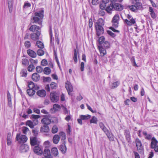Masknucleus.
Returning <instances> with one entry per match:
<instances>
[{"label":"nucleus","mask_w":158,"mask_h":158,"mask_svg":"<svg viewBox=\"0 0 158 158\" xmlns=\"http://www.w3.org/2000/svg\"><path fill=\"white\" fill-rule=\"evenodd\" d=\"M44 117L41 120V122L44 125L41 127L40 131L42 132L48 133L50 130L48 125L51 123V120L46 115H44Z\"/></svg>","instance_id":"1"},{"label":"nucleus","mask_w":158,"mask_h":158,"mask_svg":"<svg viewBox=\"0 0 158 158\" xmlns=\"http://www.w3.org/2000/svg\"><path fill=\"white\" fill-rule=\"evenodd\" d=\"M44 10H41L38 12L34 13V16L31 19L33 22L32 23H36L41 26L42 25V19L44 17Z\"/></svg>","instance_id":"2"},{"label":"nucleus","mask_w":158,"mask_h":158,"mask_svg":"<svg viewBox=\"0 0 158 158\" xmlns=\"http://www.w3.org/2000/svg\"><path fill=\"white\" fill-rule=\"evenodd\" d=\"M131 4L132 5L128 6V7L133 12H136L137 10H141L143 8L142 4L140 2L133 3Z\"/></svg>","instance_id":"3"},{"label":"nucleus","mask_w":158,"mask_h":158,"mask_svg":"<svg viewBox=\"0 0 158 158\" xmlns=\"http://www.w3.org/2000/svg\"><path fill=\"white\" fill-rule=\"evenodd\" d=\"M150 148L154 149L156 152H158V141L155 137H153L150 145Z\"/></svg>","instance_id":"4"},{"label":"nucleus","mask_w":158,"mask_h":158,"mask_svg":"<svg viewBox=\"0 0 158 158\" xmlns=\"http://www.w3.org/2000/svg\"><path fill=\"white\" fill-rule=\"evenodd\" d=\"M95 28L96 32V35L97 36H99L104 33V30L103 27L99 23H96Z\"/></svg>","instance_id":"5"},{"label":"nucleus","mask_w":158,"mask_h":158,"mask_svg":"<svg viewBox=\"0 0 158 158\" xmlns=\"http://www.w3.org/2000/svg\"><path fill=\"white\" fill-rule=\"evenodd\" d=\"M20 135V132H19L17 134L15 138L16 140L17 141H19L20 140V141L19 142L20 143V144L23 143L27 141V138L25 135Z\"/></svg>","instance_id":"6"},{"label":"nucleus","mask_w":158,"mask_h":158,"mask_svg":"<svg viewBox=\"0 0 158 158\" xmlns=\"http://www.w3.org/2000/svg\"><path fill=\"white\" fill-rule=\"evenodd\" d=\"M50 98L51 101L54 103L57 102L59 99V94L56 92H51Z\"/></svg>","instance_id":"7"},{"label":"nucleus","mask_w":158,"mask_h":158,"mask_svg":"<svg viewBox=\"0 0 158 158\" xmlns=\"http://www.w3.org/2000/svg\"><path fill=\"white\" fill-rule=\"evenodd\" d=\"M135 142L138 151L139 153H142L144 150V148L141 141L139 139L136 138L135 140Z\"/></svg>","instance_id":"8"},{"label":"nucleus","mask_w":158,"mask_h":158,"mask_svg":"<svg viewBox=\"0 0 158 158\" xmlns=\"http://www.w3.org/2000/svg\"><path fill=\"white\" fill-rule=\"evenodd\" d=\"M34 152L38 155H41L43 153V150L38 145H36L33 148Z\"/></svg>","instance_id":"9"},{"label":"nucleus","mask_w":158,"mask_h":158,"mask_svg":"<svg viewBox=\"0 0 158 158\" xmlns=\"http://www.w3.org/2000/svg\"><path fill=\"white\" fill-rule=\"evenodd\" d=\"M65 88L67 90L68 94L69 95H72L71 93L73 91V88L72 85L70 82L66 83Z\"/></svg>","instance_id":"10"},{"label":"nucleus","mask_w":158,"mask_h":158,"mask_svg":"<svg viewBox=\"0 0 158 158\" xmlns=\"http://www.w3.org/2000/svg\"><path fill=\"white\" fill-rule=\"evenodd\" d=\"M43 155L44 157L42 158H52L50 150L48 148H46L44 150Z\"/></svg>","instance_id":"11"},{"label":"nucleus","mask_w":158,"mask_h":158,"mask_svg":"<svg viewBox=\"0 0 158 158\" xmlns=\"http://www.w3.org/2000/svg\"><path fill=\"white\" fill-rule=\"evenodd\" d=\"M41 31H37L35 33H32L31 34V38L34 40H38Z\"/></svg>","instance_id":"12"},{"label":"nucleus","mask_w":158,"mask_h":158,"mask_svg":"<svg viewBox=\"0 0 158 158\" xmlns=\"http://www.w3.org/2000/svg\"><path fill=\"white\" fill-rule=\"evenodd\" d=\"M124 135L126 139L129 143H131V136L130 131L128 129H126L124 131Z\"/></svg>","instance_id":"13"},{"label":"nucleus","mask_w":158,"mask_h":158,"mask_svg":"<svg viewBox=\"0 0 158 158\" xmlns=\"http://www.w3.org/2000/svg\"><path fill=\"white\" fill-rule=\"evenodd\" d=\"M114 9L117 11H121L123 9V6L118 3H113Z\"/></svg>","instance_id":"14"},{"label":"nucleus","mask_w":158,"mask_h":158,"mask_svg":"<svg viewBox=\"0 0 158 158\" xmlns=\"http://www.w3.org/2000/svg\"><path fill=\"white\" fill-rule=\"evenodd\" d=\"M135 19H133V18L131 19L130 20H128L127 19H124V22L126 23L127 25L131 26L134 25L136 23Z\"/></svg>","instance_id":"15"},{"label":"nucleus","mask_w":158,"mask_h":158,"mask_svg":"<svg viewBox=\"0 0 158 158\" xmlns=\"http://www.w3.org/2000/svg\"><path fill=\"white\" fill-rule=\"evenodd\" d=\"M42 25H41L40 27L37 26L36 25H33L31 26L30 27L29 30L30 31H39V30L41 29Z\"/></svg>","instance_id":"16"},{"label":"nucleus","mask_w":158,"mask_h":158,"mask_svg":"<svg viewBox=\"0 0 158 158\" xmlns=\"http://www.w3.org/2000/svg\"><path fill=\"white\" fill-rule=\"evenodd\" d=\"M66 143V141H64V143H62L59 146V150L63 153H64L66 152L67 148L65 146Z\"/></svg>","instance_id":"17"},{"label":"nucleus","mask_w":158,"mask_h":158,"mask_svg":"<svg viewBox=\"0 0 158 158\" xmlns=\"http://www.w3.org/2000/svg\"><path fill=\"white\" fill-rule=\"evenodd\" d=\"M143 134L145 136L144 138L148 140H151L152 141V139L153 137H155L152 136V134H148L147 132L146 131H143L142 132Z\"/></svg>","instance_id":"18"},{"label":"nucleus","mask_w":158,"mask_h":158,"mask_svg":"<svg viewBox=\"0 0 158 158\" xmlns=\"http://www.w3.org/2000/svg\"><path fill=\"white\" fill-rule=\"evenodd\" d=\"M98 48L102 56H103L106 54V49L103 47L102 45H98Z\"/></svg>","instance_id":"19"},{"label":"nucleus","mask_w":158,"mask_h":158,"mask_svg":"<svg viewBox=\"0 0 158 158\" xmlns=\"http://www.w3.org/2000/svg\"><path fill=\"white\" fill-rule=\"evenodd\" d=\"M28 87L29 89H35V90H38L39 89V86L37 85H35V84L32 81L28 82Z\"/></svg>","instance_id":"20"},{"label":"nucleus","mask_w":158,"mask_h":158,"mask_svg":"<svg viewBox=\"0 0 158 158\" xmlns=\"http://www.w3.org/2000/svg\"><path fill=\"white\" fill-rule=\"evenodd\" d=\"M40 76L37 73H34L32 75V79L34 81H38L40 80Z\"/></svg>","instance_id":"21"},{"label":"nucleus","mask_w":158,"mask_h":158,"mask_svg":"<svg viewBox=\"0 0 158 158\" xmlns=\"http://www.w3.org/2000/svg\"><path fill=\"white\" fill-rule=\"evenodd\" d=\"M36 94L38 96L43 98L46 96V93L45 90L41 89L38 91L36 92Z\"/></svg>","instance_id":"22"},{"label":"nucleus","mask_w":158,"mask_h":158,"mask_svg":"<svg viewBox=\"0 0 158 158\" xmlns=\"http://www.w3.org/2000/svg\"><path fill=\"white\" fill-rule=\"evenodd\" d=\"M27 53L28 55L31 57L35 58L36 56V53L32 50H27Z\"/></svg>","instance_id":"23"},{"label":"nucleus","mask_w":158,"mask_h":158,"mask_svg":"<svg viewBox=\"0 0 158 158\" xmlns=\"http://www.w3.org/2000/svg\"><path fill=\"white\" fill-rule=\"evenodd\" d=\"M30 143L31 146H36L37 144V139L36 137H33L30 138Z\"/></svg>","instance_id":"24"},{"label":"nucleus","mask_w":158,"mask_h":158,"mask_svg":"<svg viewBox=\"0 0 158 158\" xmlns=\"http://www.w3.org/2000/svg\"><path fill=\"white\" fill-rule=\"evenodd\" d=\"M102 130L105 133L107 137L109 139H110L111 138V132L109 131L107 128L105 126L102 129Z\"/></svg>","instance_id":"25"},{"label":"nucleus","mask_w":158,"mask_h":158,"mask_svg":"<svg viewBox=\"0 0 158 158\" xmlns=\"http://www.w3.org/2000/svg\"><path fill=\"white\" fill-rule=\"evenodd\" d=\"M11 133L10 132L8 133L7 135L6 142L8 146H10L11 144Z\"/></svg>","instance_id":"26"},{"label":"nucleus","mask_w":158,"mask_h":158,"mask_svg":"<svg viewBox=\"0 0 158 158\" xmlns=\"http://www.w3.org/2000/svg\"><path fill=\"white\" fill-rule=\"evenodd\" d=\"M20 149L23 152H27L29 149V146L25 144L21 145L20 146Z\"/></svg>","instance_id":"27"},{"label":"nucleus","mask_w":158,"mask_h":158,"mask_svg":"<svg viewBox=\"0 0 158 158\" xmlns=\"http://www.w3.org/2000/svg\"><path fill=\"white\" fill-rule=\"evenodd\" d=\"M111 3L110 5L107 6L105 10L108 13L111 14V11L112 10L114 9L113 3Z\"/></svg>","instance_id":"28"},{"label":"nucleus","mask_w":158,"mask_h":158,"mask_svg":"<svg viewBox=\"0 0 158 158\" xmlns=\"http://www.w3.org/2000/svg\"><path fill=\"white\" fill-rule=\"evenodd\" d=\"M77 54L78 55V51H77L76 49H74V56L73 57V59L75 64H76L77 62Z\"/></svg>","instance_id":"29"},{"label":"nucleus","mask_w":158,"mask_h":158,"mask_svg":"<svg viewBox=\"0 0 158 158\" xmlns=\"http://www.w3.org/2000/svg\"><path fill=\"white\" fill-rule=\"evenodd\" d=\"M35 89H29L27 90V93L30 96H33L35 93Z\"/></svg>","instance_id":"30"},{"label":"nucleus","mask_w":158,"mask_h":158,"mask_svg":"<svg viewBox=\"0 0 158 158\" xmlns=\"http://www.w3.org/2000/svg\"><path fill=\"white\" fill-rule=\"evenodd\" d=\"M9 11L11 12L13 9V0H7Z\"/></svg>","instance_id":"31"},{"label":"nucleus","mask_w":158,"mask_h":158,"mask_svg":"<svg viewBox=\"0 0 158 158\" xmlns=\"http://www.w3.org/2000/svg\"><path fill=\"white\" fill-rule=\"evenodd\" d=\"M60 140V137L58 135H55L53 137V141L54 143L57 144Z\"/></svg>","instance_id":"32"},{"label":"nucleus","mask_w":158,"mask_h":158,"mask_svg":"<svg viewBox=\"0 0 158 158\" xmlns=\"http://www.w3.org/2000/svg\"><path fill=\"white\" fill-rule=\"evenodd\" d=\"M149 11L150 12V15L153 19H155L156 18V15L153 10V8L152 7H149Z\"/></svg>","instance_id":"33"},{"label":"nucleus","mask_w":158,"mask_h":158,"mask_svg":"<svg viewBox=\"0 0 158 158\" xmlns=\"http://www.w3.org/2000/svg\"><path fill=\"white\" fill-rule=\"evenodd\" d=\"M103 44V47L106 49H108L110 48V42L106 41H105Z\"/></svg>","instance_id":"34"},{"label":"nucleus","mask_w":158,"mask_h":158,"mask_svg":"<svg viewBox=\"0 0 158 158\" xmlns=\"http://www.w3.org/2000/svg\"><path fill=\"white\" fill-rule=\"evenodd\" d=\"M51 152L52 154L55 156H57L58 154L57 149L55 147L53 148L52 149Z\"/></svg>","instance_id":"35"},{"label":"nucleus","mask_w":158,"mask_h":158,"mask_svg":"<svg viewBox=\"0 0 158 158\" xmlns=\"http://www.w3.org/2000/svg\"><path fill=\"white\" fill-rule=\"evenodd\" d=\"M91 116L89 114H87L85 115H80V118L82 119L83 120H88L90 118Z\"/></svg>","instance_id":"36"},{"label":"nucleus","mask_w":158,"mask_h":158,"mask_svg":"<svg viewBox=\"0 0 158 158\" xmlns=\"http://www.w3.org/2000/svg\"><path fill=\"white\" fill-rule=\"evenodd\" d=\"M26 125L28 126L31 128H34V125L33 122L31 120H27L26 123Z\"/></svg>","instance_id":"37"},{"label":"nucleus","mask_w":158,"mask_h":158,"mask_svg":"<svg viewBox=\"0 0 158 158\" xmlns=\"http://www.w3.org/2000/svg\"><path fill=\"white\" fill-rule=\"evenodd\" d=\"M21 76L22 77H26L27 76V72L26 69H23L21 72Z\"/></svg>","instance_id":"38"},{"label":"nucleus","mask_w":158,"mask_h":158,"mask_svg":"<svg viewBox=\"0 0 158 158\" xmlns=\"http://www.w3.org/2000/svg\"><path fill=\"white\" fill-rule=\"evenodd\" d=\"M119 19V16L117 14L115 15L113 17L112 20V22H118V20Z\"/></svg>","instance_id":"39"},{"label":"nucleus","mask_w":158,"mask_h":158,"mask_svg":"<svg viewBox=\"0 0 158 158\" xmlns=\"http://www.w3.org/2000/svg\"><path fill=\"white\" fill-rule=\"evenodd\" d=\"M36 44L38 47L40 49H42L44 47V45L43 43L40 41H37L36 43Z\"/></svg>","instance_id":"40"},{"label":"nucleus","mask_w":158,"mask_h":158,"mask_svg":"<svg viewBox=\"0 0 158 158\" xmlns=\"http://www.w3.org/2000/svg\"><path fill=\"white\" fill-rule=\"evenodd\" d=\"M105 38L103 36H102L100 37L98 39V43L99 45H102L105 40Z\"/></svg>","instance_id":"41"},{"label":"nucleus","mask_w":158,"mask_h":158,"mask_svg":"<svg viewBox=\"0 0 158 158\" xmlns=\"http://www.w3.org/2000/svg\"><path fill=\"white\" fill-rule=\"evenodd\" d=\"M98 122L97 118L95 116H93L91 119L90 120V123H94L96 124Z\"/></svg>","instance_id":"42"},{"label":"nucleus","mask_w":158,"mask_h":158,"mask_svg":"<svg viewBox=\"0 0 158 158\" xmlns=\"http://www.w3.org/2000/svg\"><path fill=\"white\" fill-rule=\"evenodd\" d=\"M44 72L45 74L48 75L50 73L51 70L48 67H46L44 68Z\"/></svg>","instance_id":"43"},{"label":"nucleus","mask_w":158,"mask_h":158,"mask_svg":"<svg viewBox=\"0 0 158 158\" xmlns=\"http://www.w3.org/2000/svg\"><path fill=\"white\" fill-rule=\"evenodd\" d=\"M22 64L23 65L27 66L29 64L28 60L27 59H24L22 60Z\"/></svg>","instance_id":"44"},{"label":"nucleus","mask_w":158,"mask_h":158,"mask_svg":"<svg viewBox=\"0 0 158 158\" xmlns=\"http://www.w3.org/2000/svg\"><path fill=\"white\" fill-rule=\"evenodd\" d=\"M44 52L41 49H38L37 52V54L40 56L43 55L44 54Z\"/></svg>","instance_id":"45"},{"label":"nucleus","mask_w":158,"mask_h":158,"mask_svg":"<svg viewBox=\"0 0 158 158\" xmlns=\"http://www.w3.org/2000/svg\"><path fill=\"white\" fill-rule=\"evenodd\" d=\"M36 70L37 73H40L43 71V69L41 66H37L36 68Z\"/></svg>","instance_id":"46"},{"label":"nucleus","mask_w":158,"mask_h":158,"mask_svg":"<svg viewBox=\"0 0 158 158\" xmlns=\"http://www.w3.org/2000/svg\"><path fill=\"white\" fill-rule=\"evenodd\" d=\"M40 117V115H39L32 114L30 117L31 119H33L34 120H37V119Z\"/></svg>","instance_id":"47"},{"label":"nucleus","mask_w":158,"mask_h":158,"mask_svg":"<svg viewBox=\"0 0 158 158\" xmlns=\"http://www.w3.org/2000/svg\"><path fill=\"white\" fill-rule=\"evenodd\" d=\"M58 128L56 125H54L52 128V132L53 133H56L58 131Z\"/></svg>","instance_id":"48"},{"label":"nucleus","mask_w":158,"mask_h":158,"mask_svg":"<svg viewBox=\"0 0 158 158\" xmlns=\"http://www.w3.org/2000/svg\"><path fill=\"white\" fill-rule=\"evenodd\" d=\"M107 34L113 38H114L116 36V35L114 33L112 32L111 31L107 30Z\"/></svg>","instance_id":"49"},{"label":"nucleus","mask_w":158,"mask_h":158,"mask_svg":"<svg viewBox=\"0 0 158 158\" xmlns=\"http://www.w3.org/2000/svg\"><path fill=\"white\" fill-rule=\"evenodd\" d=\"M35 69V66L33 64H30L27 68V70L29 72L32 71Z\"/></svg>","instance_id":"50"},{"label":"nucleus","mask_w":158,"mask_h":158,"mask_svg":"<svg viewBox=\"0 0 158 158\" xmlns=\"http://www.w3.org/2000/svg\"><path fill=\"white\" fill-rule=\"evenodd\" d=\"M24 45L26 48H28L31 46V43L29 41H27L24 43Z\"/></svg>","instance_id":"51"},{"label":"nucleus","mask_w":158,"mask_h":158,"mask_svg":"<svg viewBox=\"0 0 158 158\" xmlns=\"http://www.w3.org/2000/svg\"><path fill=\"white\" fill-rule=\"evenodd\" d=\"M119 84V82L117 81L115 82H114L112 84V86L111 88L112 89L115 88H116Z\"/></svg>","instance_id":"52"},{"label":"nucleus","mask_w":158,"mask_h":158,"mask_svg":"<svg viewBox=\"0 0 158 158\" xmlns=\"http://www.w3.org/2000/svg\"><path fill=\"white\" fill-rule=\"evenodd\" d=\"M43 81L44 82H50L51 81V78L50 77H43Z\"/></svg>","instance_id":"53"},{"label":"nucleus","mask_w":158,"mask_h":158,"mask_svg":"<svg viewBox=\"0 0 158 158\" xmlns=\"http://www.w3.org/2000/svg\"><path fill=\"white\" fill-rule=\"evenodd\" d=\"M51 87L52 89H56V84L54 82H51L50 84Z\"/></svg>","instance_id":"54"},{"label":"nucleus","mask_w":158,"mask_h":158,"mask_svg":"<svg viewBox=\"0 0 158 158\" xmlns=\"http://www.w3.org/2000/svg\"><path fill=\"white\" fill-rule=\"evenodd\" d=\"M53 108L56 110H58V109H60V106L58 104H55L53 106Z\"/></svg>","instance_id":"55"},{"label":"nucleus","mask_w":158,"mask_h":158,"mask_svg":"<svg viewBox=\"0 0 158 158\" xmlns=\"http://www.w3.org/2000/svg\"><path fill=\"white\" fill-rule=\"evenodd\" d=\"M48 61L46 59H43L41 62V64L43 66H45L47 65Z\"/></svg>","instance_id":"56"},{"label":"nucleus","mask_w":158,"mask_h":158,"mask_svg":"<svg viewBox=\"0 0 158 158\" xmlns=\"http://www.w3.org/2000/svg\"><path fill=\"white\" fill-rule=\"evenodd\" d=\"M93 20L92 18L89 19V28H92L93 26Z\"/></svg>","instance_id":"57"},{"label":"nucleus","mask_w":158,"mask_h":158,"mask_svg":"<svg viewBox=\"0 0 158 158\" xmlns=\"http://www.w3.org/2000/svg\"><path fill=\"white\" fill-rule=\"evenodd\" d=\"M31 5L29 3H27V2H25L24 5L23 6V8H27L28 7H30Z\"/></svg>","instance_id":"58"},{"label":"nucleus","mask_w":158,"mask_h":158,"mask_svg":"<svg viewBox=\"0 0 158 158\" xmlns=\"http://www.w3.org/2000/svg\"><path fill=\"white\" fill-rule=\"evenodd\" d=\"M106 4L104 2H102V3L100 4L99 5L100 8L102 10H104L106 6Z\"/></svg>","instance_id":"59"},{"label":"nucleus","mask_w":158,"mask_h":158,"mask_svg":"<svg viewBox=\"0 0 158 158\" xmlns=\"http://www.w3.org/2000/svg\"><path fill=\"white\" fill-rule=\"evenodd\" d=\"M29 130L28 128L26 127H24L22 129L23 133L24 134H26L27 132Z\"/></svg>","instance_id":"60"},{"label":"nucleus","mask_w":158,"mask_h":158,"mask_svg":"<svg viewBox=\"0 0 158 158\" xmlns=\"http://www.w3.org/2000/svg\"><path fill=\"white\" fill-rule=\"evenodd\" d=\"M109 28L114 32L118 33H119L120 32V31L119 30L115 29L114 28V27H109Z\"/></svg>","instance_id":"61"},{"label":"nucleus","mask_w":158,"mask_h":158,"mask_svg":"<svg viewBox=\"0 0 158 158\" xmlns=\"http://www.w3.org/2000/svg\"><path fill=\"white\" fill-rule=\"evenodd\" d=\"M29 61L32 64H36L38 62V60H34L32 58L30 59Z\"/></svg>","instance_id":"62"},{"label":"nucleus","mask_w":158,"mask_h":158,"mask_svg":"<svg viewBox=\"0 0 158 158\" xmlns=\"http://www.w3.org/2000/svg\"><path fill=\"white\" fill-rule=\"evenodd\" d=\"M32 132L35 137H36L38 134V131L36 129H33L32 130Z\"/></svg>","instance_id":"63"},{"label":"nucleus","mask_w":158,"mask_h":158,"mask_svg":"<svg viewBox=\"0 0 158 158\" xmlns=\"http://www.w3.org/2000/svg\"><path fill=\"white\" fill-rule=\"evenodd\" d=\"M68 128L66 130L67 134H68L69 135H70V132H71V127L70 126L69 124L68 125Z\"/></svg>","instance_id":"64"}]
</instances>
